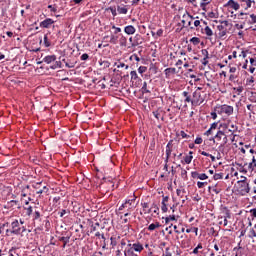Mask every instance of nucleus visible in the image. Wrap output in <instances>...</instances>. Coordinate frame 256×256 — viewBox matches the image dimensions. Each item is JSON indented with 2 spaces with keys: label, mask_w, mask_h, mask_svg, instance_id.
Masks as SVG:
<instances>
[{
  "label": "nucleus",
  "mask_w": 256,
  "mask_h": 256,
  "mask_svg": "<svg viewBox=\"0 0 256 256\" xmlns=\"http://www.w3.org/2000/svg\"><path fill=\"white\" fill-rule=\"evenodd\" d=\"M106 11H110V13H112L113 17H117V8L109 7L106 9Z\"/></svg>",
  "instance_id": "30"
},
{
  "label": "nucleus",
  "mask_w": 256,
  "mask_h": 256,
  "mask_svg": "<svg viewBox=\"0 0 256 256\" xmlns=\"http://www.w3.org/2000/svg\"><path fill=\"white\" fill-rule=\"evenodd\" d=\"M203 3L200 4V7L202 9H205V7H207V5H209V3H211V0H202Z\"/></svg>",
  "instance_id": "38"
},
{
  "label": "nucleus",
  "mask_w": 256,
  "mask_h": 256,
  "mask_svg": "<svg viewBox=\"0 0 256 256\" xmlns=\"http://www.w3.org/2000/svg\"><path fill=\"white\" fill-rule=\"evenodd\" d=\"M87 59H89V54L84 53L81 55V61H87Z\"/></svg>",
  "instance_id": "57"
},
{
  "label": "nucleus",
  "mask_w": 256,
  "mask_h": 256,
  "mask_svg": "<svg viewBox=\"0 0 256 256\" xmlns=\"http://www.w3.org/2000/svg\"><path fill=\"white\" fill-rule=\"evenodd\" d=\"M201 87H198L196 91L193 93L192 97V105H202L205 101V92H201Z\"/></svg>",
  "instance_id": "2"
},
{
  "label": "nucleus",
  "mask_w": 256,
  "mask_h": 256,
  "mask_svg": "<svg viewBox=\"0 0 256 256\" xmlns=\"http://www.w3.org/2000/svg\"><path fill=\"white\" fill-rule=\"evenodd\" d=\"M229 72L232 73V74H235V73H237V68L236 67H230Z\"/></svg>",
  "instance_id": "62"
},
{
  "label": "nucleus",
  "mask_w": 256,
  "mask_h": 256,
  "mask_svg": "<svg viewBox=\"0 0 256 256\" xmlns=\"http://www.w3.org/2000/svg\"><path fill=\"white\" fill-rule=\"evenodd\" d=\"M237 185H238L237 191L239 195H241L242 197H245V195H248V193H251V186L249 185V182L238 181Z\"/></svg>",
  "instance_id": "3"
},
{
  "label": "nucleus",
  "mask_w": 256,
  "mask_h": 256,
  "mask_svg": "<svg viewBox=\"0 0 256 256\" xmlns=\"http://www.w3.org/2000/svg\"><path fill=\"white\" fill-rule=\"evenodd\" d=\"M202 55H204V58L209 59V51H207L206 49L202 50Z\"/></svg>",
  "instance_id": "55"
},
{
  "label": "nucleus",
  "mask_w": 256,
  "mask_h": 256,
  "mask_svg": "<svg viewBox=\"0 0 256 256\" xmlns=\"http://www.w3.org/2000/svg\"><path fill=\"white\" fill-rule=\"evenodd\" d=\"M142 93H151V87H147V82L143 83Z\"/></svg>",
  "instance_id": "25"
},
{
  "label": "nucleus",
  "mask_w": 256,
  "mask_h": 256,
  "mask_svg": "<svg viewBox=\"0 0 256 256\" xmlns=\"http://www.w3.org/2000/svg\"><path fill=\"white\" fill-rule=\"evenodd\" d=\"M199 249H203V244H198L196 248H194L193 253L197 255L199 253Z\"/></svg>",
  "instance_id": "39"
},
{
  "label": "nucleus",
  "mask_w": 256,
  "mask_h": 256,
  "mask_svg": "<svg viewBox=\"0 0 256 256\" xmlns=\"http://www.w3.org/2000/svg\"><path fill=\"white\" fill-rule=\"evenodd\" d=\"M132 249H133V251L141 253V251H143V245H141L140 243H134L132 245Z\"/></svg>",
  "instance_id": "17"
},
{
  "label": "nucleus",
  "mask_w": 256,
  "mask_h": 256,
  "mask_svg": "<svg viewBox=\"0 0 256 256\" xmlns=\"http://www.w3.org/2000/svg\"><path fill=\"white\" fill-rule=\"evenodd\" d=\"M133 209H135V199H129L126 200L125 203H123L118 211H126L124 213V217H129V215H131V211H133Z\"/></svg>",
  "instance_id": "1"
},
{
  "label": "nucleus",
  "mask_w": 256,
  "mask_h": 256,
  "mask_svg": "<svg viewBox=\"0 0 256 256\" xmlns=\"http://www.w3.org/2000/svg\"><path fill=\"white\" fill-rule=\"evenodd\" d=\"M166 79H169V77H171V75H175V73H177V69L175 68H166L164 70Z\"/></svg>",
  "instance_id": "11"
},
{
  "label": "nucleus",
  "mask_w": 256,
  "mask_h": 256,
  "mask_svg": "<svg viewBox=\"0 0 256 256\" xmlns=\"http://www.w3.org/2000/svg\"><path fill=\"white\" fill-rule=\"evenodd\" d=\"M241 1V7H243L245 10L250 9L251 5H255V1L251 0H240Z\"/></svg>",
  "instance_id": "10"
},
{
  "label": "nucleus",
  "mask_w": 256,
  "mask_h": 256,
  "mask_svg": "<svg viewBox=\"0 0 256 256\" xmlns=\"http://www.w3.org/2000/svg\"><path fill=\"white\" fill-rule=\"evenodd\" d=\"M249 171H255L256 169V158L255 156L252 157V161L248 164Z\"/></svg>",
  "instance_id": "16"
},
{
  "label": "nucleus",
  "mask_w": 256,
  "mask_h": 256,
  "mask_svg": "<svg viewBox=\"0 0 256 256\" xmlns=\"http://www.w3.org/2000/svg\"><path fill=\"white\" fill-rule=\"evenodd\" d=\"M178 167L181 169V177L182 179H185V177H187V170H185L184 168H181V165L179 164Z\"/></svg>",
  "instance_id": "37"
},
{
  "label": "nucleus",
  "mask_w": 256,
  "mask_h": 256,
  "mask_svg": "<svg viewBox=\"0 0 256 256\" xmlns=\"http://www.w3.org/2000/svg\"><path fill=\"white\" fill-rule=\"evenodd\" d=\"M39 217H41V213H39V211H35L34 219H39Z\"/></svg>",
  "instance_id": "63"
},
{
  "label": "nucleus",
  "mask_w": 256,
  "mask_h": 256,
  "mask_svg": "<svg viewBox=\"0 0 256 256\" xmlns=\"http://www.w3.org/2000/svg\"><path fill=\"white\" fill-rule=\"evenodd\" d=\"M183 96L186 97V98H185V102H186V103H192L193 99H191V96H189V92L184 91V92H183Z\"/></svg>",
  "instance_id": "28"
},
{
  "label": "nucleus",
  "mask_w": 256,
  "mask_h": 256,
  "mask_svg": "<svg viewBox=\"0 0 256 256\" xmlns=\"http://www.w3.org/2000/svg\"><path fill=\"white\" fill-rule=\"evenodd\" d=\"M229 25V22L227 20L222 21V24L217 26L218 36L220 39H224V37L227 35V26Z\"/></svg>",
  "instance_id": "6"
},
{
  "label": "nucleus",
  "mask_w": 256,
  "mask_h": 256,
  "mask_svg": "<svg viewBox=\"0 0 256 256\" xmlns=\"http://www.w3.org/2000/svg\"><path fill=\"white\" fill-rule=\"evenodd\" d=\"M145 71H147V67H145V66H140V67L138 68V73H140V74L145 73Z\"/></svg>",
  "instance_id": "47"
},
{
  "label": "nucleus",
  "mask_w": 256,
  "mask_h": 256,
  "mask_svg": "<svg viewBox=\"0 0 256 256\" xmlns=\"http://www.w3.org/2000/svg\"><path fill=\"white\" fill-rule=\"evenodd\" d=\"M224 216H219L218 219H231V211L229 209L224 208Z\"/></svg>",
  "instance_id": "15"
},
{
  "label": "nucleus",
  "mask_w": 256,
  "mask_h": 256,
  "mask_svg": "<svg viewBox=\"0 0 256 256\" xmlns=\"http://www.w3.org/2000/svg\"><path fill=\"white\" fill-rule=\"evenodd\" d=\"M204 33L207 35V37H213V30L209 26H206L204 28Z\"/></svg>",
  "instance_id": "20"
},
{
  "label": "nucleus",
  "mask_w": 256,
  "mask_h": 256,
  "mask_svg": "<svg viewBox=\"0 0 256 256\" xmlns=\"http://www.w3.org/2000/svg\"><path fill=\"white\" fill-rule=\"evenodd\" d=\"M53 23H55V21H53V19H51V18H48V19L43 20L40 23V27H42L44 29H49L51 27V25H53Z\"/></svg>",
  "instance_id": "8"
},
{
  "label": "nucleus",
  "mask_w": 256,
  "mask_h": 256,
  "mask_svg": "<svg viewBox=\"0 0 256 256\" xmlns=\"http://www.w3.org/2000/svg\"><path fill=\"white\" fill-rule=\"evenodd\" d=\"M167 205L168 204H162V206H161L162 213H167V211H168Z\"/></svg>",
  "instance_id": "56"
},
{
  "label": "nucleus",
  "mask_w": 256,
  "mask_h": 256,
  "mask_svg": "<svg viewBox=\"0 0 256 256\" xmlns=\"http://www.w3.org/2000/svg\"><path fill=\"white\" fill-rule=\"evenodd\" d=\"M159 227H161L159 222L152 223L148 226V231H155V229H159Z\"/></svg>",
  "instance_id": "18"
},
{
  "label": "nucleus",
  "mask_w": 256,
  "mask_h": 256,
  "mask_svg": "<svg viewBox=\"0 0 256 256\" xmlns=\"http://www.w3.org/2000/svg\"><path fill=\"white\" fill-rule=\"evenodd\" d=\"M142 43H143V38H141V35L138 34L134 37V41L132 42V47H137Z\"/></svg>",
  "instance_id": "12"
},
{
  "label": "nucleus",
  "mask_w": 256,
  "mask_h": 256,
  "mask_svg": "<svg viewBox=\"0 0 256 256\" xmlns=\"http://www.w3.org/2000/svg\"><path fill=\"white\" fill-rule=\"evenodd\" d=\"M150 209L151 212L153 211V213H155V215H159V206H157V204L153 203Z\"/></svg>",
  "instance_id": "22"
},
{
  "label": "nucleus",
  "mask_w": 256,
  "mask_h": 256,
  "mask_svg": "<svg viewBox=\"0 0 256 256\" xmlns=\"http://www.w3.org/2000/svg\"><path fill=\"white\" fill-rule=\"evenodd\" d=\"M142 207H143L144 213H147V214L151 213V208H149V204L147 202L143 203Z\"/></svg>",
  "instance_id": "24"
},
{
  "label": "nucleus",
  "mask_w": 256,
  "mask_h": 256,
  "mask_svg": "<svg viewBox=\"0 0 256 256\" xmlns=\"http://www.w3.org/2000/svg\"><path fill=\"white\" fill-rule=\"evenodd\" d=\"M237 77H238L237 74H231L229 76V81H236Z\"/></svg>",
  "instance_id": "60"
},
{
  "label": "nucleus",
  "mask_w": 256,
  "mask_h": 256,
  "mask_svg": "<svg viewBox=\"0 0 256 256\" xmlns=\"http://www.w3.org/2000/svg\"><path fill=\"white\" fill-rule=\"evenodd\" d=\"M176 193H177L178 197H183V195H185V190H179V189H177V190H176Z\"/></svg>",
  "instance_id": "53"
},
{
  "label": "nucleus",
  "mask_w": 256,
  "mask_h": 256,
  "mask_svg": "<svg viewBox=\"0 0 256 256\" xmlns=\"http://www.w3.org/2000/svg\"><path fill=\"white\" fill-rule=\"evenodd\" d=\"M173 149V140H170L166 146V156L167 158L171 157V153H172V150Z\"/></svg>",
  "instance_id": "13"
},
{
  "label": "nucleus",
  "mask_w": 256,
  "mask_h": 256,
  "mask_svg": "<svg viewBox=\"0 0 256 256\" xmlns=\"http://www.w3.org/2000/svg\"><path fill=\"white\" fill-rule=\"evenodd\" d=\"M118 40H119L118 36H115L113 34L110 36V43H112V45H117Z\"/></svg>",
  "instance_id": "29"
},
{
  "label": "nucleus",
  "mask_w": 256,
  "mask_h": 256,
  "mask_svg": "<svg viewBox=\"0 0 256 256\" xmlns=\"http://www.w3.org/2000/svg\"><path fill=\"white\" fill-rule=\"evenodd\" d=\"M249 213L251 214V217H253L254 219H256V208L250 209Z\"/></svg>",
  "instance_id": "48"
},
{
  "label": "nucleus",
  "mask_w": 256,
  "mask_h": 256,
  "mask_svg": "<svg viewBox=\"0 0 256 256\" xmlns=\"http://www.w3.org/2000/svg\"><path fill=\"white\" fill-rule=\"evenodd\" d=\"M234 90L237 92L238 95H241V93H243V86H239L238 88H234Z\"/></svg>",
  "instance_id": "54"
},
{
  "label": "nucleus",
  "mask_w": 256,
  "mask_h": 256,
  "mask_svg": "<svg viewBox=\"0 0 256 256\" xmlns=\"http://www.w3.org/2000/svg\"><path fill=\"white\" fill-rule=\"evenodd\" d=\"M228 127H229L230 133H235V131H237V125L235 124H230L228 125Z\"/></svg>",
  "instance_id": "36"
},
{
  "label": "nucleus",
  "mask_w": 256,
  "mask_h": 256,
  "mask_svg": "<svg viewBox=\"0 0 256 256\" xmlns=\"http://www.w3.org/2000/svg\"><path fill=\"white\" fill-rule=\"evenodd\" d=\"M62 64H61V61H56L55 63H54V65H52L50 68L51 69H61V66Z\"/></svg>",
  "instance_id": "34"
},
{
  "label": "nucleus",
  "mask_w": 256,
  "mask_h": 256,
  "mask_svg": "<svg viewBox=\"0 0 256 256\" xmlns=\"http://www.w3.org/2000/svg\"><path fill=\"white\" fill-rule=\"evenodd\" d=\"M162 256H172L171 252H169V248H166L165 254H163Z\"/></svg>",
  "instance_id": "64"
},
{
  "label": "nucleus",
  "mask_w": 256,
  "mask_h": 256,
  "mask_svg": "<svg viewBox=\"0 0 256 256\" xmlns=\"http://www.w3.org/2000/svg\"><path fill=\"white\" fill-rule=\"evenodd\" d=\"M11 227L12 230L10 231V233H12L13 235H21V233H25L27 231V228L25 226H20L19 225V220H14L11 223Z\"/></svg>",
  "instance_id": "4"
},
{
  "label": "nucleus",
  "mask_w": 256,
  "mask_h": 256,
  "mask_svg": "<svg viewBox=\"0 0 256 256\" xmlns=\"http://www.w3.org/2000/svg\"><path fill=\"white\" fill-rule=\"evenodd\" d=\"M163 36V29H159L157 30V32H152V37H154V39H157V37H162Z\"/></svg>",
  "instance_id": "23"
},
{
  "label": "nucleus",
  "mask_w": 256,
  "mask_h": 256,
  "mask_svg": "<svg viewBox=\"0 0 256 256\" xmlns=\"http://www.w3.org/2000/svg\"><path fill=\"white\" fill-rule=\"evenodd\" d=\"M117 11H118V13H120V15H127L129 10L127 9L126 6H123V7L118 6Z\"/></svg>",
  "instance_id": "19"
},
{
  "label": "nucleus",
  "mask_w": 256,
  "mask_h": 256,
  "mask_svg": "<svg viewBox=\"0 0 256 256\" xmlns=\"http://www.w3.org/2000/svg\"><path fill=\"white\" fill-rule=\"evenodd\" d=\"M247 85H253V83H255V78L253 76H251L250 78H248L246 80Z\"/></svg>",
  "instance_id": "43"
},
{
  "label": "nucleus",
  "mask_w": 256,
  "mask_h": 256,
  "mask_svg": "<svg viewBox=\"0 0 256 256\" xmlns=\"http://www.w3.org/2000/svg\"><path fill=\"white\" fill-rule=\"evenodd\" d=\"M99 229H103V227H101V225L99 224V222H96L95 224L92 225V231H99Z\"/></svg>",
  "instance_id": "31"
},
{
  "label": "nucleus",
  "mask_w": 256,
  "mask_h": 256,
  "mask_svg": "<svg viewBox=\"0 0 256 256\" xmlns=\"http://www.w3.org/2000/svg\"><path fill=\"white\" fill-rule=\"evenodd\" d=\"M224 7L227 9H233L234 11H239L241 5H239L238 2H235V0H229L226 4H224Z\"/></svg>",
  "instance_id": "7"
},
{
  "label": "nucleus",
  "mask_w": 256,
  "mask_h": 256,
  "mask_svg": "<svg viewBox=\"0 0 256 256\" xmlns=\"http://www.w3.org/2000/svg\"><path fill=\"white\" fill-rule=\"evenodd\" d=\"M95 237H101V239H105V234L101 233L99 230L96 231Z\"/></svg>",
  "instance_id": "49"
},
{
  "label": "nucleus",
  "mask_w": 256,
  "mask_h": 256,
  "mask_svg": "<svg viewBox=\"0 0 256 256\" xmlns=\"http://www.w3.org/2000/svg\"><path fill=\"white\" fill-rule=\"evenodd\" d=\"M130 76H131L132 83H133V81H137V79H139V76L137 75V71H131Z\"/></svg>",
  "instance_id": "26"
},
{
  "label": "nucleus",
  "mask_w": 256,
  "mask_h": 256,
  "mask_svg": "<svg viewBox=\"0 0 256 256\" xmlns=\"http://www.w3.org/2000/svg\"><path fill=\"white\" fill-rule=\"evenodd\" d=\"M42 61H43V63H47V65H50V63L57 61V56L48 55V56H45Z\"/></svg>",
  "instance_id": "9"
},
{
  "label": "nucleus",
  "mask_w": 256,
  "mask_h": 256,
  "mask_svg": "<svg viewBox=\"0 0 256 256\" xmlns=\"http://www.w3.org/2000/svg\"><path fill=\"white\" fill-rule=\"evenodd\" d=\"M205 185H207V182H197L198 189H203V187H205Z\"/></svg>",
  "instance_id": "50"
},
{
  "label": "nucleus",
  "mask_w": 256,
  "mask_h": 256,
  "mask_svg": "<svg viewBox=\"0 0 256 256\" xmlns=\"http://www.w3.org/2000/svg\"><path fill=\"white\" fill-rule=\"evenodd\" d=\"M124 255L125 256H138L137 254H135V252L133 251V248H129L128 250L124 251Z\"/></svg>",
  "instance_id": "21"
},
{
  "label": "nucleus",
  "mask_w": 256,
  "mask_h": 256,
  "mask_svg": "<svg viewBox=\"0 0 256 256\" xmlns=\"http://www.w3.org/2000/svg\"><path fill=\"white\" fill-rule=\"evenodd\" d=\"M190 43H193V45H199V43H201V40L197 37H193L190 39Z\"/></svg>",
  "instance_id": "35"
},
{
  "label": "nucleus",
  "mask_w": 256,
  "mask_h": 256,
  "mask_svg": "<svg viewBox=\"0 0 256 256\" xmlns=\"http://www.w3.org/2000/svg\"><path fill=\"white\" fill-rule=\"evenodd\" d=\"M198 179H200V181H205V179H209V176H207L205 173H202L199 174Z\"/></svg>",
  "instance_id": "41"
},
{
  "label": "nucleus",
  "mask_w": 256,
  "mask_h": 256,
  "mask_svg": "<svg viewBox=\"0 0 256 256\" xmlns=\"http://www.w3.org/2000/svg\"><path fill=\"white\" fill-rule=\"evenodd\" d=\"M44 45L45 47H51V42H49L47 35L44 36Z\"/></svg>",
  "instance_id": "42"
},
{
  "label": "nucleus",
  "mask_w": 256,
  "mask_h": 256,
  "mask_svg": "<svg viewBox=\"0 0 256 256\" xmlns=\"http://www.w3.org/2000/svg\"><path fill=\"white\" fill-rule=\"evenodd\" d=\"M169 203V196H163L162 205H168Z\"/></svg>",
  "instance_id": "45"
},
{
  "label": "nucleus",
  "mask_w": 256,
  "mask_h": 256,
  "mask_svg": "<svg viewBox=\"0 0 256 256\" xmlns=\"http://www.w3.org/2000/svg\"><path fill=\"white\" fill-rule=\"evenodd\" d=\"M222 137H225V132L219 130L215 135V139H217V141H221Z\"/></svg>",
  "instance_id": "27"
},
{
  "label": "nucleus",
  "mask_w": 256,
  "mask_h": 256,
  "mask_svg": "<svg viewBox=\"0 0 256 256\" xmlns=\"http://www.w3.org/2000/svg\"><path fill=\"white\" fill-rule=\"evenodd\" d=\"M216 111L219 113V115H233V106L227 104L220 105L216 107Z\"/></svg>",
  "instance_id": "5"
},
{
  "label": "nucleus",
  "mask_w": 256,
  "mask_h": 256,
  "mask_svg": "<svg viewBox=\"0 0 256 256\" xmlns=\"http://www.w3.org/2000/svg\"><path fill=\"white\" fill-rule=\"evenodd\" d=\"M48 9H50L52 13H57V7H55L53 5H49Z\"/></svg>",
  "instance_id": "59"
},
{
  "label": "nucleus",
  "mask_w": 256,
  "mask_h": 256,
  "mask_svg": "<svg viewBox=\"0 0 256 256\" xmlns=\"http://www.w3.org/2000/svg\"><path fill=\"white\" fill-rule=\"evenodd\" d=\"M248 23H249L250 25H253V24L256 23V15H255V14H251V15H250V20H248Z\"/></svg>",
  "instance_id": "32"
},
{
  "label": "nucleus",
  "mask_w": 256,
  "mask_h": 256,
  "mask_svg": "<svg viewBox=\"0 0 256 256\" xmlns=\"http://www.w3.org/2000/svg\"><path fill=\"white\" fill-rule=\"evenodd\" d=\"M135 31L136 29L133 27V25H128L124 28V32L127 34V35H135Z\"/></svg>",
  "instance_id": "14"
},
{
  "label": "nucleus",
  "mask_w": 256,
  "mask_h": 256,
  "mask_svg": "<svg viewBox=\"0 0 256 256\" xmlns=\"http://www.w3.org/2000/svg\"><path fill=\"white\" fill-rule=\"evenodd\" d=\"M250 64L252 65V67H256V60H255V58H250Z\"/></svg>",
  "instance_id": "61"
},
{
  "label": "nucleus",
  "mask_w": 256,
  "mask_h": 256,
  "mask_svg": "<svg viewBox=\"0 0 256 256\" xmlns=\"http://www.w3.org/2000/svg\"><path fill=\"white\" fill-rule=\"evenodd\" d=\"M191 177L193 179H199V173L197 171L191 172Z\"/></svg>",
  "instance_id": "52"
},
{
  "label": "nucleus",
  "mask_w": 256,
  "mask_h": 256,
  "mask_svg": "<svg viewBox=\"0 0 256 256\" xmlns=\"http://www.w3.org/2000/svg\"><path fill=\"white\" fill-rule=\"evenodd\" d=\"M185 163H187V165H189V163H191V161H193V156H186L184 158Z\"/></svg>",
  "instance_id": "46"
},
{
  "label": "nucleus",
  "mask_w": 256,
  "mask_h": 256,
  "mask_svg": "<svg viewBox=\"0 0 256 256\" xmlns=\"http://www.w3.org/2000/svg\"><path fill=\"white\" fill-rule=\"evenodd\" d=\"M69 237H60L59 241H62V243H65V245H67V243H69Z\"/></svg>",
  "instance_id": "44"
},
{
  "label": "nucleus",
  "mask_w": 256,
  "mask_h": 256,
  "mask_svg": "<svg viewBox=\"0 0 256 256\" xmlns=\"http://www.w3.org/2000/svg\"><path fill=\"white\" fill-rule=\"evenodd\" d=\"M248 237H250V239H253L254 237H256V228L250 229Z\"/></svg>",
  "instance_id": "33"
},
{
  "label": "nucleus",
  "mask_w": 256,
  "mask_h": 256,
  "mask_svg": "<svg viewBox=\"0 0 256 256\" xmlns=\"http://www.w3.org/2000/svg\"><path fill=\"white\" fill-rule=\"evenodd\" d=\"M201 143H203V138L198 137V138L195 139V144L196 145H201Z\"/></svg>",
  "instance_id": "58"
},
{
  "label": "nucleus",
  "mask_w": 256,
  "mask_h": 256,
  "mask_svg": "<svg viewBox=\"0 0 256 256\" xmlns=\"http://www.w3.org/2000/svg\"><path fill=\"white\" fill-rule=\"evenodd\" d=\"M117 66V69H121V67H125V69H129V65H125V63H119V64H116Z\"/></svg>",
  "instance_id": "51"
},
{
  "label": "nucleus",
  "mask_w": 256,
  "mask_h": 256,
  "mask_svg": "<svg viewBox=\"0 0 256 256\" xmlns=\"http://www.w3.org/2000/svg\"><path fill=\"white\" fill-rule=\"evenodd\" d=\"M213 179L215 181H219V179H223V173L214 174Z\"/></svg>",
  "instance_id": "40"
}]
</instances>
